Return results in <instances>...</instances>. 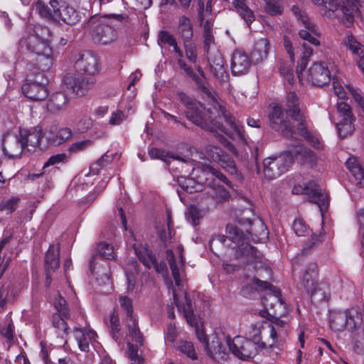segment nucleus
I'll return each instance as SVG.
<instances>
[{
	"label": "nucleus",
	"instance_id": "1",
	"mask_svg": "<svg viewBox=\"0 0 364 364\" xmlns=\"http://www.w3.org/2000/svg\"><path fill=\"white\" fill-rule=\"evenodd\" d=\"M178 98L186 107V117L196 126L213 133L218 130L227 133L220 121L223 118L235 133L240 134V128L235 117L219 102L215 101L211 108L205 109L200 107L198 102L185 93H180Z\"/></svg>",
	"mask_w": 364,
	"mask_h": 364
},
{
	"label": "nucleus",
	"instance_id": "2",
	"mask_svg": "<svg viewBox=\"0 0 364 364\" xmlns=\"http://www.w3.org/2000/svg\"><path fill=\"white\" fill-rule=\"evenodd\" d=\"M226 235H218L213 237L211 242H218L224 244L227 239L237 245L235 257L244 259V262L250 264L258 258L259 252L255 247L248 243L249 237L240 228L235 224H228Z\"/></svg>",
	"mask_w": 364,
	"mask_h": 364
},
{
	"label": "nucleus",
	"instance_id": "3",
	"mask_svg": "<svg viewBox=\"0 0 364 364\" xmlns=\"http://www.w3.org/2000/svg\"><path fill=\"white\" fill-rule=\"evenodd\" d=\"M302 46L304 51L302 56L298 61L296 70L299 78L300 80L306 78L307 82L314 86L322 87L328 84L331 81V77L328 68L323 62L313 63L308 70L304 73V70L312 54V49L306 43H304Z\"/></svg>",
	"mask_w": 364,
	"mask_h": 364
},
{
	"label": "nucleus",
	"instance_id": "4",
	"mask_svg": "<svg viewBox=\"0 0 364 364\" xmlns=\"http://www.w3.org/2000/svg\"><path fill=\"white\" fill-rule=\"evenodd\" d=\"M50 7L43 1H38L35 9L41 17L50 23H59L60 21L67 24H74L77 21V13L65 1H50Z\"/></svg>",
	"mask_w": 364,
	"mask_h": 364
},
{
	"label": "nucleus",
	"instance_id": "5",
	"mask_svg": "<svg viewBox=\"0 0 364 364\" xmlns=\"http://www.w3.org/2000/svg\"><path fill=\"white\" fill-rule=\"evenodd\" d=\"M254 283L260 290H266L267 292L262 298V304L267 309L273 310V314L277 315H285L287 312V304L281 298V291L267 282L255 279Z\"/></svg>",
	"mask_w": 364,
	"mask_h": 364
},
{
	"label": "nucleus",
	"instance_id": "6",
	"mask_svg": "<svg viewBox=\"0 0 364 364\" xmlns=\"http://www.w3.org/2000/svg\"><path fill=\"white\" fill-rule=\"evenodd\" d=\"M48 79L45 74L32 73L27 75L26 82L22 85V92L25 97L33 101H42L46 99L48 91L46 85Z\"/></svg>",
	"mask_w": 364,
	"mask_h": 364
},
{
	"label": "nucleus",
	"instance_id": "7",
	"mask_svg": "<svg viewBox=\"0 0 364 364\" xmlns=\"http://www.w3.org/2000/svg\"><path fill=\"white\" fill-rule=\"evenodd\" d=\"M96 80L92 77H82L74 73H67L62 80L63 89L72 95L78 97L85 95L92 90Z\"/></svg>",
	"mask_w": 364,
	"mask_h": 364
},
{
	"label": "nucleus",
	"instance_id": "8",
	"mask_svg": "<svg viewBox=\"0 0 364 364\" xmlns=\"http://www.w3.org/2000/svg\"><path fill=\"white\" fill-rule=\"evenodd\" d=\"M292 163L293 157L289 152L267 158L263 161L264 174L269 180L274 179L287 171Z\"/></svg>",
	"mask_w": 364,
	"mask_h": 364
},
{
	"label": "nucleus",
	"instance_id": "9",
	"mask_svg": "<svg viewBox=\"0 0 364 364\" xmlns=\"http://www.w3.org/2000/svg\"><path fill=\"white\" fill-rule=\"evenodd\" d=\"M226 343L229 350L236 357L241 360H249L254 358L258 353L257 344L249 339L237 336L232 340L227 338Z\"/></svg>",
	"mask_w": 364,
	"mask_h": 364
},
{
	"label": "nucleus",
	"instance_id": "10",
	"mask_svg": "<svg viewBox=\"0 0 364 364\" xmlns=\"http://www.w3.org/2000/svg\"><path fill=\"white\" fill-rule=\"evenodd\" d=\"M185 303L181 304L178 300V295L176 293L175 290H173V298L175 304L178 306V309H182L183 311L184 316L188 324L191 326H196V334L197 338L200 341V342L203 344L204 348H208V341L207 338V336L204 333L203 329H200L198 325V318L197 316L193 314V309L192 306V303L191 299L188 297L186 293L183 294Z\"/></svg>",
	"mask_w": 364,
	"mask_h": 364
},
{
	"label": "nucleus",
	"instance_id": "11",
	"mask_svg": "<svg viewBox=\"0 0 364 364\" xmlns=\"http://www.w3.org/2000/svg\"><path fill=\"white\" fill-rule=\"evenodd\" d=\"M286 111L279 105H274L269 114L271 127L286 136H293V126Z\"/></svg>",
	"mask_w": 364,
	"mask_h": 364
},
{
	"label": "nucleus",
	"instance_id": "12",
	"mask_svg": "<svg viewBox=\"0 0 364 364\" xmlns=\"http://www.w3.org/2000/svg\"><path fill=\"white\" fill-rule=\"evenodd\" d=\"M35 34L30 35L26 38L21 40V46H26V49L33 54H39L40 52L43 51L46 48H49L48 38L44 36L45 34L49 36V30L48 28L37 26L34 30Z\"/></svg>",
	"mask_w": 364,
	"mask_h": 364
},
{
	"label": "nucleus",
	"instance_id": "13",
	"mask_svg": "<svg viewBox=\"0 0 364 364\" xmlns=\"http://www.w3.org/2000/svg\"><path fill=\"white\" fill-rule=\"evenodd\" d=\"M176 250L178 253V260L176 259L173 250L171 249L166 251V257L170 266L175 284L180 287L183 277L185 258L183 255V247L182 245H178Z\"/></svg>",
	"mask_w": 364,
	"mask_h": 364
},
{
	"label": "nucleus",
	"instance_id": "14",
	"mask_svg": "<svg viewBox=\"0 0 364 364\" xmlns=\"http://www.w3.org/2000/svg\"><path fill=\"white\" fill-rule=\"evenodd\" d=\"M304 193L308 196L311 203L318 205L321 213L327 210L329 204L328 197L316 182L309 181L304 188Z\"/></svg>",
	"mask_w": 364,
	"mask_h": 364
},
{
	"label": "nucleus",
	"instance_id": "15",
	"mask_svg": "<svg viewBox=\"0 0 364 364\" xmlns=\"http://www.w3.org/2000/svg\"><path fill=\"white\" fill-rule=\"evenodd\" d=\"M291 118L298 122L296 129H293V134H297L303 136L308 142L317 149H321L323 145L321 144L319 139L314 135L308 129V122L304 113H301L298 116H293Z\"/></svg>",
	"mask_w": 364,
	"mask_h": 364
},
{
	"label": "nucleus",
	"instance_id": "16",
	"mask_svg": "<svg viewBox=\"0 0 364 364\" xmlns=\"http://www.w3.org/2000/svg\"><path fill=\"white\" fill-rule=\"evenodd\" d=\"M75 67L79 71L93 75L99 72L98 59L92 53L85 52L80 55Z\"/></svg>",
	"mask_w": 364,
	"mask_h": 364
},
{
	"label": "nucleus",
	"instance_id": "17",
	"mask_svg": "<svg viewBox=\"0 0 364 364\" xmlns=\"http://www.w3.org/2000/svg\"><path fill=\"white\" fill-rule=\"evenodd\" d=\"M251 61L248 55L240 50H235L231 58V72L233 75H242L248 73Z\"/></svg>",
	"mask_w": 364,
	"mask_h": 364
},
{
	"label": "nucleus",
	"instance_id": "18",
	"mask_svg": "<svg viewBox=\"0 0 364 364\" xmlns=\"http://www.w3.org/2000/svg\"><path fill=\"white\" fill-rule=\"evenodd\" d=\"M19 136L25 149L27 148L28 151H33L41 145L42 129L36 127L29 129H20Z\"/></svg>",
	"mask_w": 364,
	"mask_h": 364
},
{
	"label": "nucleus",
	"instance_id": "19",
	"mask_svg": "<svg viewBox=\"0 0 364 364\" xmlns=\"http://www.w3.org/2000/svg\"><path fill=\"white\" fill-rule=\"evenodd\" d=\"M178 183L182 189L190 193L200 192L203 190V186L210 185L211 183L210 179L203 176L202 173L197 176V180L190 177H178Z\"/></svg>",
	"mask_w": 364,
	"mask_h": 364
},
{
	"label": "nucleus",
	"instance_id": "20",
	"mask_svg": "<svg viewBox=\"0 0 364 364\" xmlns=\"http://www.w3.org/2000/svg\"><path fill=\"white\" fill-rule=\"evenodd\" d=\"M92 36L95 41L102 44L111 43L117 37L114 28L102 21H100L93 28Z\"/></svg>",
	"mask_w": 364,
	"mask_h": 364
},
{
	"label": "nucleus",
	"instance_id": "21",
	"mask_svg": "<svg viewBox=\"0 0 364 364\" xmlns=\"http://www.w3.org/2000/svg\"><path fill=\"white\" fill-rule=\"evenodd\" d=\"M60 250L59 247L50 245L45 257V269H46V285L49 287L51 283L50 271H55L60 264L59 260Z\"/></svg>",
	"mask_w": 364,
	"mask_h": 364
},
{
	"label": "nucleus",
	"instance_id": "22",
	"mask_svg": "<svg viewBox=\"0 0 364 364\" xmlns=\"http://www.w3.org/2000/svg\"><path fill=\"white\" fill-rule=\"evenodd\" d=\"M115 257L113 246L107 242H100L97 248V252L92 255L89 262V270L94 274L95 265L102 258L112 259Z\"/></svg>",
	"mask_w": 364,
	"mask_h": 364
},
{
	"label": "nucleus",
	"instance_id": "23",
	"mask_svg": "<svg viewBox=\"0 0 364 364\" xmlns=\"http://www.w3.org/2000/svg\"><path fill=\"white\" fill-rule=\"evenodd\" d=\"M24 149L19 135L6 137L3 141V151L10 159L20 156Z\"/></svg>",
	"mask_w": 364,
	"mask_h": 364
},
{
	"label": "nucleus",
	"instance_id": "24",
	"mask_svg": "<svg viewBox=\"0 0 364 364\" xmlns=\"http://www.w3.org/2000/svg\"><path fill=\"white\" fill-rule=\"evenodd\" d=\"M241 225H247L250 229L246 232L248 235L255 236L258 240H262L267 237L268 231L262 220L259 219L250 220V218H242L239 220Z\"/></svg>",
	"mask_w": 364,
	"mask_h": 364
},
{
	"label": "nucleus",
	"instance_id": "25",
	"mask_svg": "<svg viewBox=\"0 0 364 364\" xmlns=\"http://www.w3.org/2000/svg\"><path fill=\"white\" fill-rule=\"evenodd\" d=\"M307 294L310 296L312 303L321 304L328 301L331 295V285L328 282L321 281Z\"/></svg>",
	"mask_w": 364,
	"mask_h": 364
},
{
	"label": "nucleus",
	"instance_id": "26",
	"mask_svg": "<svg viewBox=\"0 0 364 364\" xmlns=\"http://www.w3.org/2000/svg\"><path fill=\"white\" fill-rule=\"evenodd\" d=\"M359 6L358 0H346L343 2L342 21L346 26L349 27L353 24L355 16H360Z\"/></svg>",
	"mask_w": 364,
	"mask_h": 364
},
{
	"label": "nucleus",
	"instance_id": "27",
	"mask_svg": "<svg viewBox=\"0 0 364 364\" xmlns=\"http://www.w3.org/2000/svg\"><path fill=\"white\" fill-rule=\"evenodd\" d=\"M32 60H33L38 66V70L33 72L35 74L38 73L44 74V72L49 70L53 64V50L50 46L46 48V49L40 52L39 54H35V57L33 58Z\"/></svg>",
	"mask_w": 364,
	"mask_h": 364
},
{
	"label": "nucleus",
	"instance_id": "28",
	"mask_svg": "<svg viewBox=\"0 0 364 364\" xmlns=\"http://www.w3.org/2000/svg\"><path fill=\"white\" fill-rule=\"evenodd\" d=\"M177 63L180 69L183 70L186 75L191 77L195 81L198 88L205 95H206L208 97H212V93L208 86V83L205 82L202 77L196 74L191 67L188 65L183 59H177Z\"/></svg>",
	"mask_w": 364,
	"mask_h": 364
},
{
	"label": "nucleus",
	"instance_id": "29",
	"mask_svg": "<svg viewBox=\"0 0 364 364\" xmlns=\"http://www.w3.org/2000/svg\"><path fill=\"white\" fill-rule=\"evenodd\" d=\"M208 355L215 360L225 361L228 356L225 346H223L218 336H213L211 343L208 344V348H205Z\"/></svg>",
	"mask_w": 364,
	"mask_h": 364
},
{
	"label": "nucleus",
	"instance_id": "30",
	"mask_svg": "<svg viewBox=\"0 0 364 364\" xmlns=\"http://www.w3.org/2000/svg\"><path fill=\"white\" fill-rule=\"evenodd\" d=\"M210 71L220 81H225L228 73L224 68V62L220 53L217 52L213 56L208 58Z\"/></svg>",
	"mask_w": 364,
	"mask_h": 364
},
{
	"label": "nucleus",
	"instance_id": "31",
	"mask_svg": "<svg viewBox=\"0 0 364 364\" xmlns=\"http://www.w3.org/2000/svg\"><path fill=\"white\" fill-rule=\"evenodd\" d=\"M347 168L355 178L356 185L364 187V168L361 166L358 159L350 157L346 162Z\"/></svg>",
	"mask_w": 364,
	"mask_h": 364
},
{
	"label": "nucleus",
	"instance_id": "32",
	"mask_svg": "<svg viewBox=\"0 0 364 364\" xmlns=\"http://www.w3.org/2000/svg\"><path fill=\"white\" fill-rule=\"evenodd\" d=\"M270 49L269 42L266 38L259 39L252 51V58L257 62H261L267 58Z\"/></svg>",
	"mask_w": 364,
	"mask_h": 364
},
{
	"label": "nucleus",
	"instance_id": "33",
	"mask_svg": "<svg viewBox=\"0 0 364 364\" xmlns=\"http://www.w3.org/2000/svg\"><path fill=\"white\" fill-rule=\"evenodd\" d=\"M215 156H213V159L214 161H217L220 164L222 168H224L227 172L230 173L231 175L239 176L238 170L235 161L228 155H221L220 154L221 151L220 149H215Z\"/></svg>",
	"mask_w": 364,
	"mask_h": 364
},
{
	"label": "nucleus",
	"instance_id": "34",
	"mask_svg": "<svg viewBox=\"0 0 364 364\" xmlns=\"http://www.w3.org/2000/svg\"><path fill=\"white\" fill-rule=\"evenodd\" d=\"M149 155L151 159H158L164 161L167 164H170V159L178 161L182 163H187L188 161V158H183L178 155L173 154L172 153L166 151L165 150L151 148L149 150Z\"/></svg>",
	"mask_w": 364,
	"mask_h": 364
},
{
	"label": "nucleus",
	"instance_id": "35",
	"mask_svg": "<svg viewBox=\"0 0 364 364\" xmlns=\"http://www.w3.org/2000/svg\"><path fill=\"white\" fill-rule=\"evenodd\" d=\"M178 34L183 41H191L193 36V28L189 18L182 16L178 19Z\"/></svg>",
	"mask_w": 364,
	"mask_h": 364
},
{
	"label": "nucleus",
	"instance_id": "36",
	"mask_svg": "<svg viewBox=\"0 0 364 364\" xmlns=\"http://www.w3.org/2000/svg\"><path fill=\"white\" fill-rule=\"evenodd\" d=\"M317 274L318 272L316 264H309L305 270L302 281V285L307 293H309V291L313 289L314 287L317 284L316 282Z\"/></svg>",
	"mask_w": 364,
	"mask_h": 364
},
{
	"label": "nucleus",
	"instance_id": "37",
	"mask_svg": "<svg viewBox=\"0 0 364 364\" xmlns=\"http://www.w3.org/2000/svg\"><path fill=\"white\" fill-rule=\"evenodd\" d=\"M72 136V131L70 129L63 127L53 133L52 131L49 132L47 135V139L50 144L58 146L68 140Z\"/></svg>",
	"mask_w": 364,
	"mask_h": 364
},
{
	"label": "nucleus",
	"instance_id": "38",
	"mask_svg": "<svg viewBox=\"0 0 364 364\" xmlns=\"http://www.w3.org/2000/svg\"><path fill=\"white\" fill-rule=\"evenodd\" d=\"M286 112L288 113L291 117L293 116H298V114L303 113L300 107L299 100L294 92H287L285 100Z\"/></svg>",
	"mask_w": 364,
	"mask_h": 364
},
{
	"label": "nucleus",
	"instance_id": "39",
	"mask_svg": "<svg viewBox=\"0 0 364 364\" xmlns=\"http://www.w3.org/2000/svg\"><path fill=\"white\" fill-rule=\"evenodd\" d=\"M346 322L345 330L353 332L358 328L362 323V314L355 309H350L346 311Z\"/></svg>",
	"mask_w": 364,
	"mask_h": 364
},
{
	"label": "nucleus",
	"instance_id": "40",
	"mask_svg": "<svg viewBox=\"0 0 364 364\" xmlns=\"http://www.w3.org/2000/svg\"><path fill=\"white\" fill-rule=\"evenodd\" d=\"M134 249L139 261L148 269L152 267L156 257L151 250L146 246L136 247L135 245H134Z\"/></svg>",
	"mask_w": 364,
	"mask_h": 364
},
{
	"label": "nucleus",
	"instance_id": "41",
	"mask_svg": "<svg viewBox=\"0 0 364 364\" xmlns=\"http://www.w3.org/2000/svg\"><path fill=\"white\" fill-rule=\"evenodd\" d=\"M346 314L344 311H331L329 316L331 328L334 331H343L346 328Z\"/></svg>",
	"mask_w": 364,
	"mask_h": 364
},
{
	"label": "nucleus",
	"instance_id": "42",
	"mask_svg": "<svg viewBox=\"0 0 364 364\" xmlns=\"http://www.w3.org/2000/svg\"><path fill=\"white\" fill-rule=\"evenodd\" d=\"M200 172L203 176L208 177L213 182H214V178H215L228 186L232 187L231 182L223 173L209 165H203Z\"/></svg>",
	"mask_w": 364,
	"mask_h": 364
},
{
	"label": "nucleus",
	"instance_id": "43",
	"mask_svg": "<svg viewBox=\"0 0 364 364\" xmlns=\"http://www.w3.org/2000/svg\"><path fill=\"white\" fill-rule=\"evenodd\" d=\"M210 185H206L211 188V193L213 200L216 203H223L228 200L230 197L229 192L222 186L216 185L214 182L211 181Z\"/></svg>",
	"mask_w": 364,
	"mask_h": 364
},
{
	"label": "nucleus",
	"instance_id": "44",
	"mask_svg": "<svg viewBox=\"0 0 364 364\" xmlns=\"http://www.w3.org/2000/svg\"><path fill=\"white\" fill-rule=\"evenodd\" d=\"M68 102L66 95L63 92H56L52 95L48 107L53 112L60 111L65 108Z\"/></svg>",
	"mask_w": 364,
	"mask_h": 364
},
{
	"label": "nucleus",
	"instance_id": "45",
	"mask_svg": "<svg viewBox=\"0 0 364 364\" xmlns=\"http://www.w3.org/2000/svg\"><path fill=\"white\" fill-rule=\"evenodd\" d=\"M20 202V198L14 196L5 198L0 202V211L5 212L6 215H11L17 209Z\"/></svg>",
	"mask_w": 364,
	"mask_h": 364
},
{
	"label": "nucleus",
	"instance_id": "46",
	"mask_svg": "<svg viewBox=\"0 0 364 364\" xmlns=\"http://www.w3.org/2000/svg\"><path fill=\"white\" fill-rule=\"evenodd\" d=\"M127 326L129 333L128 335L132 338V341L138 343L140 346L143 345V336L137 326L136 321L132 318H129Z\"/></svg>",
	"mask_w": 364,
	"mask_h": 364
},
{
	"label": "nucleus",
	"instance_id": "47",
	"mask_svg": "<svg viewBox=\"0 0 364 364\" xmlns=\"http://www.w3.org/2000/svg\"><path fill=\"white\" fill-rule=\"evenodd\" d=\"M114 159L113 154L105 153L100 159L90 165V169L93 174H98L100 169L110 164Z\"/></svg>",
	"mask_w": 364,
	"mask_h": 364
},
{
	"label": "nucleus",
	"instance_id": "48",
	"mask_svg": "<svg viewBox=\"0 0 364 364\" xmlns=\"http://www.w3.org/2000/svg\"><path fill=\"white\" fill-rule=\"evenodd\" d=\"M178 350L183 355L192 360L198 358L193 343L186 341H181L177 347Z\"/></svg>",
	"mask_w": 364,
	"mask_h": 364
},
{
	"label": "nucleus",
	"instance_id": "49",
	"mask_svg": "<svg viewBox=\"0 0 364 364\" xmlns=\"http://www.w3.org/2000/svg\"><path fill=\"white\" fill-rule=\"evenodd\" d=\"M75 338L77 341L79 348L84 352L89 351V341L85 336V333L82 328H76L74 331Z\"/></svg>",
	"mask_w": 364,
	"mask_h": 364
},
{
	"label": "nucleus",
	"instance_id": "50",
	"mask_svg": "<svg viewBox=\"0 0 364 364\" xmlns=\"http://www.w3.org/2000/svg\"><path fill=\"white\" fill-rule=\"evenodd\" d=\"M352 121L353 119H341V121L338 123L337 128L341 138H345L353 133L354 127Z\"/></svg>",
	"mask_w": 364,
	"mask_h": 364
},
{
	"label": "nucleus",
	"instance_id": "51",
	"mask_svg": "<svg viewBox=\"0 0 364 364\" xmlns=\"http://www.w3.org/2000/svg\"><path fill=\"white\" fill-rule=\"evenodd\" d=\"M183 44L187 60L192 63H196L198 59V54L195 43L190 41H183Z\"/></svg>",
	"mask_w": 364,
	"mask_h": 364
},
{
	"label": "nucleus",
	"instance_id": "52",
	"mask_svg": "<svg viewBox=\"0 0 364 364\" xmlns=\"http://www.w3.org/2000/svg\"><path fill=\"white\" fill-rule=\"evenodd\" d=\"M283 315H277L274 314H269V319L270 320L272 324H269V328H274V329H278L279 331H282V333L286 334L287 329L286 327L287 326V323L280 319L279 317L282 316Z\"/></svg>",
	"mask_w": 364,
	"mask_h": 364
},
{
	"label": "nucleus",
	"instance_id": "53",
	"mask_svg": "<svg viewBox=\"0 0 364 364\" xmlns=\"http://www.w3.org/2000/svg\"><path fill=\"white\" fill-rule=\"evenodd\" d=\"M266 4V11L270 15L275 16L281 14L283 11V8L281 4V0H264Z\"/></svg>",
	"mask_w": 364,
	"mask_h": 364
},
{
	"label": "nucleus",
	"instance_id": "54",
	"mask_svg": "<svg viewBox=\"0 0 364 364\" xmlns=\"http://www.w3.org/2000/svg\"><path fill=\"white\" fill-rule=\"evenodd\" d=\"M64 316L60 314H55L53 316V326L58 331L62 332V337L63 335L68 334V326L64 320Z\"/></svg>",
	"mask_w": 364,
	"mask_h": 364
},
{
	"label": "nucleus",
	"instance_id": "55",
	"mask_svg": "<svg viewBox=\"0 0 364 364\" xmlns=\"http://www.w3.org/2000/svg\"><path fill=\"white\" fill-rule=\"evenodd\" d=\"M296 154L300 156L304 162L314 164L316 163V156L314 153L307 148L300 147L296 151Z\"/></svg>",
	"mask_w": 364,
	"mask_h": 364
},
{
	"label": "nucleus",
	"instance_id": "56",
	"mask_svg": "<svg viewBox=\"0 0 364 364\" xmlns=\"http://www.w3.org/2000/svg\"><path fill=\"white\" fill-rule=\"evenodd\" d=\"M167 230H162L159 232V236L161 242L165 245V246H168V245L171 244L173 241V237L175 235L174 230L171 228V221L168 218V222L167 224Z\"/></svg>",
	"mask_w": 364,
	"mask_h": 364
},
{
	"label": "nucleus",
	"instance_id": "57",
	"mask_svg": "<svg viewBox=\"0 0 364 364\" xmlns=\"http://www.w3.org/2000/svg\"><path fill=\"white\" fill-rule=\"evenodd\" d=\"M119 303L121 307V309L124 311L127 315V318H133V307H132V301L127 296H120L119 297Z\"/></svg>",
	"mask_w": 364,
	"mask_h": 364
},
{
	"label": "nucleus",
	"instance_id": "58",
	"mask_svg": "<svg viewBox=\"0 0 364 364\" xmlns=\"http://www.w3.org/2000/svg\"><path fill=\"white\" fill-rule=\"evenodd\" d=\"M292 11L296 17L301 21L305 28H307L312 31H314V24L310 21L307 16L301 12L298 6H294Z\"/></svg>",
	"mask_w": 364,
	"mask_h": 364
},
{
	"label": "nucleus",
	"instance_id": "59",
	"mask_svg": "<svg viewBox=\"0 0 364 364\" xmlns=\"http://www.w3.org/2000/svg\"><path fill=\"white\" fill-rule=\"evenodd\" d=\"M128 116V114H126L120 109H117L112 113L109 119V124L111 126L120 125L124 121L127 120Z\"/></svg>",
	"mask_w": 364,
	"mask_h": 364
},
{
	"label": "nucleus",
	"instance_id": "60",
	"mask_svg": "<svg viewBox=\"0 0 364 364\" xmlns=\"http://www.w3.org/2000/svg\"><path fill=\"white\" fill-rule=\"evenodd\" d=\"M36 207L33 205H30L24 210L18 211L16 213V222L18 223H22L30 221L32 219Z\"/></svg>",
	"mask_w": 364,
	"mask_h": 364
},
{
	"label": "nucleus",
	"instance_id": "61",
	"mask_svg": "<svg viewBox=\"0 0 364 364\" xmlns=\"http://www.w3.org/2000/svg\"><path fill=\"white\" fill-rule=\"evenodd\" d=\"M110 333L114 341L119 338L118 333L120 331L119 320L117 315H115L114 311L110 315Z\"/></svg>",
	"mask_w": 364,
	"mask_h": 364
},
{
	"label": "nucleus",
	"instance_id": "62",
	"mask_svg": "<svg viewBox=\"0 0 364 364\" xmlns=\"http://www.w3.org/2000/svg\"><path fill=\"white\" fill-rule=\"evenodd\" d=\"M176 41L174 36L167 31H161L158 34V43L160 46L164 44L173 46Z\"/></svg>",
	"mask_w": 364,
	"mask_h": 364
},
{
	"label": "nucleus",
	"instance_id": "63",
	"mask_svg": "<svg viewBox=\"0 0 364 364\" xmlns=\"http://www.w3.org/2000/svg\"><path fill=\"white\" fill-rule=\"evenodd\" d=\"M279 70L280 74L289 82H293V69L290 64L283 61L279 62Z\"/></svg>",
	"mask_w": 364,
	"mask_h": 364
},
{
	"label": "nucleus",
	"instance_id": "64",
	"mask_svg": "<svg viewBox=\"0 0 364 364\" xmlns=\"http://www.w3.org/2000/svg\"><path fill=\"white\" fill-rule=\"evenodd\" d=\"M54 306L56 310L58 311V314H61L65 318H67L68 316L69 313L66 301L60 294H58V297L55 298V300L54 301Z\"/></svg>",
	"mask_w": 364,
	"mask_h": 364
}]
</instances>
